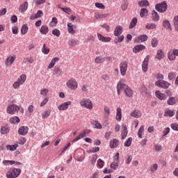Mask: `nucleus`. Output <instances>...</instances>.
<instances>
[{"instance_id": "f257e3e1", "label": "nucleus", "mask_w": 178, "mask_h": 178, "mask_svg": "<svg viewBox=\"0 0 178 178\" xmlns=\"http://www.w3.org/2000/svg\"><path fill=\"white\" fill-rule=\"evenodd\" d=\"M117 91H118V95H120V92L122 91H124V94L127 96V97H133V90H131V88H130V87H129V86L122 83V82H119L117 85Z\"/></svg>"}, {"instance_id": "f03ea898", "label": "nucleus", "mask_w": 178, "mask_h": 178, "mask_svg": "<svg viewBox=\"0 0 178 178\" xmlns=\"http://www.w3.org/2000/svg\"><path fill=\"white\" fill-rule=\"evenodd\" d=\"M80 106L91 111L93 108L92 102L90 99L83 98L79 102Z\"/></svg>"}, {"instance_id": "7ed1b4c3", "label": "nucleus", "mask_w": 178, "mask_h": 178, "mask_svg": "<svg viewBox=\"0 0 178 178\" xmlns=\"http://www.w3.org/2000/svg\"><path fill=\"white\" fill-rule=\"evenodd\" d=\"M22 173V170L20 168H13V170H10L6 173L7 178H16Z\"/></svg>"}, {"instance_id": "20e7f679", "label": "nucleus", "mask_w": 178, "mask_h": 178, "mask_svg": "<svg viewBox=\"0 0 178 178\" xmlns=\"http://www.w3.org/2000/svg\"><path fill=\"white\" fill-rule=\"evenodd\" d=\"M155 9L157 12H159V13H165L168 9V3H166V1L158 3L155 6Z\"/></svg>"}, {"instance_id": "39448f33", "label": "nucleus", "mask_w": 178, "mask_h": 178, "mask_svg": "<svg viewBox=\"0 0 178 178\" xmlns=\"http://www.w3.org/2000/svg\"><path fill=\"white\" fill-rule=\"evenodd\" d=\"M20 107L16 104H11L7 108V113L9 115H15L16 112H19Z\"/></svg>"}, {"instance_id": "423d86ee", "label": "nucleus", "mask_w": 178, "mask_h": 178, "mask_svg": "<svg viewBox=\"0 0 178 178\" xmlns=\"http://www.w3.org/2000/svg\"><path fill=\"white\" fill-rule=\"evenodd\" d=\"M128 66L129 64L126 60H123L120 63V74L122 76H126V72H127Z\"/></svg>"}, {"instance_id": "0eeeda50", "label": "nucleus", "mask_w": 178, "mask_h": 178, "mask_svg": "<svg viewBox=\"0 0 178 178\" xmlns=\"http://www.w3.org/2000/svg\"><path fill=\"white\" fill-rule=\"evenodd\" d=\"M67 87L70 88V90H76L77 88V81L74 79H70L67 81Z\"/></svg>"}, {"instance_id": "6e6552de", "label": "nucleus", "mask_w": 178, "mask_h": 178, "mask_svg": "<svg viewBox=\"0 0 178 178\" xmlns=\"http://www.w3.org/2000/svg\"><path fill=\"white\" fill-rule=\"evenodd\" d=\"M156 86H157V87H161V88H169L170 83L163 80H159L156 82Z\"/></svg>"}, {"instance_id": "1a4fd4ad", "label": "nucleus", "mask_w": 178, "mask_h": 178, "mask_svg": "<svg viewBox=\"0 0 178 178\" xmlns=\"http://www.w3.org/2000/svg\"><path fill=\"white\" fill-rule=\"evenodd\" d=\"M87 134H90V130L88 129L84 130L82 134H80L76 138L72 140V143H76V141H79L81 138H84Z\"/></svg>"}, {"instance_id": "9d476101", "label": "nucleus", "mask_w": 178, "mask_h": 178, "mask_svg": "<svg viewBox=\"0 0 178 178\" xmlns=\"http://www.w3.org/2000/svg\"><path fill=\"white\" fill-rule=\"evenodd\" d=\"M148 60H149V56H147L142 63V70L144 72L148 70Z\"/></svg>"}, {"instance_id": "9b49d317", "label": "nucleus", "mask_w": 178, "mask_h": 178, "mask_svg": "<svg viewBox=\"0 0 178 178\" xmlns=\"http://www.w3.org/2000/svg\"><path fill=\"white\" fill-rule=\"evenodd\" d=\"M52 74L53 76H56L57 77H59V76L63 74V71L62 70V69H60V67H55L52 70Z\"/></svg>"}, {"instance_id": "f8f14e48", "label": "nucleus", "mask_w": 178, "mask_h": 178, "mask_svg": "<svg viewBox=\"0 0 178 178\" xmlns=\"http://www.w3.org/2000/svg\"><path fill=\"white\" fill-rule=\"evenodd\" d=\"M15 60H16V56H10L7 57L5 62L6 66L11 65L13 63V62H15Z\"/></svg>"}, {"instance_id": "ddd939ff", "label": "nucleus", "mask_w": 178, "mask_h": 178, "mask_svg": "<svg viewBox=\"0 0 178 178\" xmlns=\"http://www.w3.org/2000/svg\"><path fill=\"white\" fill-rule=\"evenodd\" d=\"M69 105H72V102L68 101L60 104L58 106V111H66L69 108Z\"/></svg>"}, {"instance_id": "4468645a", "label": "nucleus", "mask_w": 178, "mask_h": 178, "mask_svg": "<svg viewBox=\"0 0 178 178\" xmlns=\"http://www.w3.org/2000/svg\"><path fill=\"white\" fill-rule=\"evenodd\" d=\"M29 133V127H21L18 129V134L20 136H26Z\"/></svg>"}, {"instance_id": "2eb2a0df", "label": "nucleus", "mask_w": 178, "mask_h": 178, "mask_svg": "<svg viewBox=\"0 0 178 178\" xmlns=\"http://www.w3.org/2000/svg\"><path fill=\"white\" fill-rule=\"evenodd\" d=\"M122 33L123 27H122V26H118L115 27L114 30V35H115V37H119V35H120V34H122Z\"/></svg>"}, {"instance_id": "dca6fc26", "label": "nucleus", "mask_w": 178, "mask_h": 178, "mask_svg": "<svg viewBox=\"0 0 178 178\" xmlns=\"http://www.w3.org/2000/svg\"><path fill=\"white\" fill-rule=\"evenodd\" d=\"M43 15H44V13H42V10H38L36 14L31 15L30 19H31V20H35V19H38L40 17H42Z\"/></svg>"}, {"instance_id": "f3484780", "label": "nucleus", "mask_w": 178, "mask_h": 178, "mask_svg": "<svg viewBox=\"0 0 178 178\" xmlns=\"http://www.w3.org/2000/svg\"><path fill=\"white\" fill-rule=\"evenodd\" d=\"M144 49H145V46L143 44H138L134 47V48L133 49V51L135 54H137L138 52H141V51Z\"/></svg>"}, {"instance_id": "a211bd4d", "label": "nucleus", "mask_w": 178, "mask_h": 178, "mask_svg": "<svg viewBox=\"0 0 178 178\" xmlns=\"http://www.w3.org/2000/svg\"><path fill=\"white\" fill-rule=\"evenodd\" d=\"M98 40L102 42H109L111 40L109 37H104L101 33L97 34Z\"/></svg>"}, {"instance_id": "6ab92c4d", "label": "nucleus", "mask_w": 178, "mask_h": 178, "mask_svg": "<svg viewBox=\"0 0 178 178\" xmlns=\"http://www.w3.org/2000/svg\"><path fill=\"white\" fill-rule=\"evenodd\" d=\"M164 57L165 53H163V51H162V49L157 50V53L155 56L156 59H158V60H161V59H163Z\"/></svg>"}, {"instance_id": "aec40b11", "label": "nucleus", "mask_w": 178, "mask_h": 178, "mask_svg": "<svg viewBox=\"0 0 178 178\" xmlns=\"http://www.w3.org/2000/svg\"><path fill=\"white\" fill-rule=\"evenodd\" d=\"M56 62H59V57L53 58L47 67V69H52L55 66Z\"/></svg>"}, {"instance_id": "412c9836", "label": "nucleus", "mask_w": 178, "mask_h": 178, "mask_svg": "<svg viewBox=\"0 0 178 178\" xmlns=\"http://www.w3.org/2000/svg\"><path fill=\"white\" fill-rule=\"evenodd\" d=\"M163 27H164V29H167V30H170V31H172V25H170V22L168 19L163 21Z\"/></svg>"}, {"instance_id": "4be33fe9", "label": "nucleus", "mask_w": 178, "mask_h": 178, "mask_svg": "<svg viewBox=\"0 0 178 178\" xmlns=\"http://www.w3.org/2000/svg\"><path fill=\"white\" fill-rule=\"evenodd\" d=\"M49 32V28L47 25H42L40 29V33L43 35H47Z\"/></svg>"}, {"instance_id": "5701e85b", "label": "nucleus", "mask_w": 178, "mask_h": 178, "mask_svg": "<svg viewBox=\"0 0 178 178\" xmlns=\"http://www.w3.org/2000/svg\"><path fill=\"white\" fill-rule=\"evenodd\" d=\"M122 132L121 134L122 136V139L124 140V138H126V137H127V134H128V131H127V127L126 126V124H122Z\"/></svg>"}, {"instance_id": "b1692460", "label": "nucleus", "mask_w": 178, "mask_h": 178, "mask_svg": "<svg viewBox=\"0 0 178 178\" xmlns=\"http://www.w3.org/2000/svg\"><path fill=\"white\" fill-rule=\"evenodd\" d=\"M119 147V140L118 139H113L110 142V147L111 148H118Z\"/></svg>"}, {"instance_id": "393cba45", "label": "nucleus", "mask_w": 178, "mask_h": 178, "mask_svg": "<svg viewBox=\"0 0 178 178\" xmlns=\"http://www.w3.org/2000/svg\"><path fill=\"white\" fill-rule=\"evenodd\" d=\"M28 8H29V3L27 1H25L24 4H22L19 6V12H21V13H23V12H26V10H27Z\"/></svg>"}, {"instance_id": "a878e982", "label": "nucleus", "mask_w": 178, "mask_h": 178, "mask_svg": "<svg viewBox=\"0 0 178 178\" xmlns=\"http://www.w3.org/2000/svg\"><path fill=\"white\" fill-rule=\"evenodd\" d=\"M156 98H159V99L161 100L166 99V95L163 93H161V91L159 90L156 91Z\"/></svg>"}, {"instance_id": "bb28decb", "label": "nucleus", "mask_w": 178, "mask_h": 178, "mask_svg": "<svg viewBox=\"0 0 178 178\" xmlns=\"http://www.w3.org/2000/svg\"><path fill=\"white\" fill-rule=\"evenodd\" d=\"M168 58L170 60H175L176 59V54H175V49L170 50L168 54Z\"/></svg>"}, {"instance_id": "cd10ccee", "label": "nucleus", "mask_w": 178, "mask_h": 178, "mask_svg": "<svg viewBox=\"0 0 178 178\" xmlns=\"http://www.w3.org/2000/svg\"><path fill=\"white\" fill-rule=\"evenodd\" d=\"M148 40V36L147 35H141L138 37L136 39L137 42H144V41H147Z\"/></svg>"}, {"instance_id": "c85d7f7f", "label": "nucleus", "mask_w": 178, "mask_h": 178, "mask_svg": "<svg viewBox=\"0 0 178 178\" xmlns=\"http://www.w3.org/2000/svg\"><path fill=\"white\" fill-rule=\"evenodd\" d=\"M152 19L154 22H158L159 20V15L158 14V13L155 10H153L152 12Z\"/></svg>"}, {"instance_id": "c756f323", "label": "nucleus", "mask_w": 178, "mask_h": 178, "mask_svg": "<svg viewBox=\"0 0 178 178\" xmlns=\"http://www.w3.org/2000/svg\"><path fill=\"white\" fill-rule=\"evenodd\" d=\"M104 111L105 119H109V115H111V110L109 109V107L105 106L104 107Z\"/></svg>"}, {"instance_id": "7c9ffc66", "label": "nucleus", "mask_w": 178, "mask_h": 178, "mask_svg": "<svg viewBox=\"0 0 178 178\" xmlns=\"http://www.w3.org/2000/svg\"><path fill=\"white\" fill-rule=\"evenodd\" d=\"M131 116L133 118H136V119H138V118H141V111L138 110H135L131 113Z\"/></svg>"}, {"instance_id": "2f4dec72", "label": "nucleus", "mask_w": 178, "mask_h": 178, "mask_svg": "<svg viewBox=\"0 0 178 178\" xmlns=\"http://www.w3.org/2000/svg\"><path fill=\"white\" fill-rule=\"evenodd\" d=\"M115 119L116 120H118V122H120V120H122V108H117Z\"/></svg>"}, {"instance_id": "473e14b6", "label": "nucleus", "mask_w": 178, "mask_h": 178, "mask_svg": "<svg viewBox=\"0 0 178 178\" xmlns=\"http://www.w3.org/2000/svg\"><path fill=\"white\" fill-rule=\"evenodd\" d=\"M79 44H80V41L78 40L72 39L68 41V45L70 47H74V45H79Z\"/></svg>"}, {"instance_id": "72a5a7b5", "label": "nucleus", "mask_w": 178, "mask_h": 178, "mask_svg": "<svg viewBox=\"0 0 178 178\" xmlns=\"http://www.w3.org/2000/svg\"><path fill=\"white\" fill-rule=\"evenodd\" d=\"M10 130V129L9 128V127L6 125L4 127H1L0 131H1V134H8V133H9Z\"/></svg>"}, {"instance_id": "f704fd0d", "label": "nucleus", "mask_w": 178, "mask_h": 178, "mask_svg": "<svg viewBox=\"0 0 178 178\" xmlns=\"http://www.w3.org/2000/svg\"><path fill=\"white\" fill-rule=\"evenodd\" d=\"M17 145H7L6 148L8 151H16L17 149Z\"/></svg>"}, {"instance_id": "c9c22d12", "label": "nucleus", "mask_w": 178, "mask_h": 178, "mask_svg": "<svg viewBox=\"0 0 178 178\" xmlns=\"http://www.w3.org/2000/svg\"><path fill=\"white\" fill-rule=\"evenodd\" d=\"M20 122V118L17 116L13 117L10 119V123L12 124H16V123Z\"/></svg>"}, {"instance_id": "e433bc0d", "label": "nucleus", "mask_w": 178, "mask_h": 178, "mask_svg": "<svg viewBox=\"0 0 178 178\" xmlns=\"http://www.w3.org/2000/svg\"><path fill=\"white\" fill-rule=\"evenodd\" d=\"M145 29H147V30H154L156 29V24H155L154 23L147 24L145 26Z\"/></svg>"}, {"instance_id": "4c0bfd02", "label": "nucleus", "mask_w": 178, "mask_h": 178, "mask_svg": "<svg viewBox=\"0 0 178 178\" xmlns=\"http://www.w3.org/2000/svg\"><path fill=\"white\" fill-rule=\"evenodd\" d=\"M173 24L175 31H178V15L174 17Z\"/></svg>"}, {"instance_id": "58836bf2", "label": "nucleus", "mask_w": 178, "mask_h": 178, "mask_svg": "<svg viewBox=\"0 0 178 178\" xmlns=\"http://www.w3.org/2000/svg\"><path fill=\"white\" fill-rule=\"evenodd\" d=\"M29 31V26H27V24H24L21 28V33L24 35V34H27V32Z\"/></svg>"}, {"instance_id": "ea45409f", "label": "nucleus", "mask_w": 178, "mask_h": 178, "mask_svg": "<svg viewBox=\"0 0 178 178\" xmlns=\"http://www.w3.org/2000/svg\"><path fill=\"white\" fill-rule=\"evenodd\" d=\"M51 115V110L48 109L44 111L42 113V119H47V118H49V115Z\"/></svg>"}, {"instance_id": "a19ab883", "label": "nucleus", "mask_w": 178, "mask_h": 178, "mask_svg": "<svg viewBox=\"0 0 178 178\" xmlns=\"http://www.w3.org/2000/svg\"><path fill=\"white\" fill-rule=\"evenodd\" d=\"M99 147H92L89 150H87L86 152L88 154H94L95 152H99Z\"/></svg>"}, {"instance_id": "79ce46f5", "label": "nucleus", "mask_w": 178, "mask_h": 178, "mask_svg": "<svg viewBox=\"0 0 178 178\" xmlns=\"http://www.w3.org/2000/svg\"><path fill=\"white\" fill-rule=\"evenodd\" d=\"M95 63H104L105 62V58H103L102 56H97L95 59Z\"/></svg>"}, {"instance_id": "37998d69", "label": "nucleus", "mask_w": 178, "mask_h": 178, "mask_svg": "<svg viewBox=\"0 0 178 178\" xmlns=\"http://www.w3.org/2000/svg\"><path fill=\"white\" fill-rule=\"evenodd\" d=\"M136 25H137V18L134 17L131 21L129 29H134V27H136Z\"/></svg>"}, {"instance_id": "c03bdc74", "label": "nucleus", "mask_w": 178, "mask_h": 178, "mask_svg": "<svg viewBox=\"0 0 178 178\" xmlns=\"http://www.w3.org/2000/svg\"><path fill=\"white\" fill-rule=\"evenodd\" d=\"M175 115V111L172 110H167L164 113V116H169L170 118H172Z\"/></svg>"}, {"instance_id": "a18cd8bd", "label": "nucleus", "mask_w": 178, "mask_h": 178, "mask_svg": "<svg viewBox=\"0 0 178 178\" xmlns=\"http://www.w3.org/2000/svg\"><path fill=\"white\" fill-rule=\"evenodd\" d=\"M148 15V10L147 8H142L140 12V17H145V16H147Z\"/></svg>"}, {"instance_id": "49530a36", "label": "nucleus", "mask_w": 178, "mask_h": 178, "mask_svg": "<svg viewBox=\"0 0 178 178\" xmlns=\"http://www.w3.org/2000/svg\"><path fill=\"white\" fill-rule=\"evenodd\" d=\"M67 27V31L70 34H74L76 33V31H74V28L72 26V23H68Z\"/></svg>"}, {"instance_id": "de8ad7c7", "label": "nucleus", "mask_w": 178, "mask_h": 178, "mask_svg": "<svg viewBox=\"0 0 178 178\" xmlns=\"http://www.w3.org/2000/svg\"><path fill=\"white\" fill-rule=\"evenodd\" d=\"M56 24H58V19H56V17H53L49 23V26L51 27H55L56 26Z\"/></svg>"}, {"instance_id": "09e8293b", "label": "nucleus", "mask_w": 178, "mask_h": 178, "mask_svg": "<svg viewBox=\"0 0 178 178\" xmlns=\"http://www.w3.org/2000/svg\"><path fill=\"white\" fill-rule=\"evenodd\" d=\"M138 5L140 7L149 6V2H148L147 0H143L138 2Z\"/></svg>"}, {"instance_id": "8fccbe9b", "label": "nucleus", "mask_w": 178, "mask_h": 178, "mask_svg": "<svg viewBox=\"0 0 178 178\" xmlns=\"http://www.w3.org/2000/svg\"><path fill=\"white\" fill-rule=\"evenodd\" d=\"M24 81H26V75L22 74L18 79L17 82L19 83V84L22 85V84H24Z\"/></svg>"}, {"instance_id": "3c124183", "label": "nucleus", "mask_w": 178, "mask_h": 178, "mask_svg": "<svg viewBox=\"0 0 178 178\" xmlns=\"http://www.w3.org/2000/svg\"><path fill=\"white\" fill-rule=\"evenodd\" d=\"M49 92V90L47 88H43L40 90V95H42V97H47Z\"/></svg>"}, {"instance_id": "603ef678", "label": "nucleus", "mask_w": 178, "mask_h": 178, "mask_svg": "<svg viewBox=\"0 0 178 178\" xmlns=\"http://www.w3.org/2000/svg\"><path fill=\"white\" fill-rule=\"evenodd\" d=\"M53 35H55V37H60V31L58 29H54L52 31Z\"/></svg>"}, {"instance_id": "864d4df0", "label": "nucleus", "mask_w": 178, "mask_h": 178, "mask_svg": "<svg viewBox=\"0 0 178 178\" xmlns=\"http://www.w3.org/2000/svg\"><path fill=\"white\" fill-rule=\"evenodd\" d=\"M167 102L169 105H175V104H176V98L171 97L168 99Z\"/></svg>"}, {"instance_id": "5fc2aeb1", "label": "nucleus", "mask_w": 178, "mask_h": 178, "mask_svg": "<svg viewBox=\"0 0 178 178\" xmlns=\"http://www.w3.org/2000/svg\"><path fill=\"white\" fill-rule=\"evenodd\" d=\"M123 40H124V36L122 35H120L119 38H115L114 40V42L115 44H118V42H122Z\"/></svg>"}, {"instance_id": "6e6d98bb", "label": "nucleus", "mask_w": 178, "mask_h": 178, "mask_svg": "<svg viewBox=\"0 0 178 178\" xmlns=\"http://www.w3.org/2000/svg\"><path fill=\"white\" fill-rule=\"evenodd\" d=\"M42 54H44V55H48V54H49V49H47L45 44L42 46Z\"/></svg>"}, {"instance_id": "4d7b16f0", "label": "nucleus", "mask_w": 178, "mask_h": 178, "mask_svg": "<svg viewBox=\"0 0 178 178\" xmlns=\"http://www.w3.org/2000/svg\"><path fill=\"white\" fill-rule=\"evenodd\" d=\"M111 169H113V170H116V169H118V168H119V163L113 161L111 164Z\"/></svg>"}, {"instance_id": "13d9d810", "label": "nucleus", "mask_w": 178, "mask_h": 178, "mask_svg": "<svg viewBox=\"0 0 178 178\" xmlns=\"http://www.w3.org/2000/svg\"><path fill=\"white\" fill-rule=\"evenodd\" d=\"M131 141H133V138H129L124 142V147H130L131 145Z\"/></svg>"}, {"instance_id": "bf43d9fd", "label": "nucleus", "mask_w": 178, "mask_h": 178, "mask_svg": "<svg viewBox=\"0 0 178 178\" xmlns=\"http://www.w3.org/2000/svg\"><path fill=\"white\" fill-rule=\"evenodd\" d=\"M26 139L24 137H21L18 140V144L19 145H24V144H26Z\"/></svg>"}, {"instance_id": "052dcab7", "label": "nucleus", "mask_w": 178, "mask_h": 178, "mask_svg": "<svg viewBox=\"0 0 178 178\" xmlns=\"http://www.w3.org/2000/svg\"><path fill=\"white\" fill-rule=\"evenodd\" d=\"M15 161L5 160L3 161V165H5L6 166H8L9 165H13Z\"/></svg>"}, {"instance_id": "680f3d73", "label": "nucleus", "mask_w": 178, "mask_h": 178, "mask_svg": "<svg viewBox=\"0 0 178 178\" xmlns=\"http://www.w3.org/2000/svg\"><path fill=\"white\" fill-rule=\"evenodd\" d=\"M152 46L153 47V48H156V47H158V39L154 38L152 40Z\"/></svg>"}, {"instance_id": "e2e57ef3", "label": "nucleus", "mask_w": 178, "mask_h": 178, "mask_svg": "<svg viewBox=\"0 0 178 178\" xmlns=\"http://www.w3.org/2000/svg\"><path fill=\"white\" fill-rule=\"evenodd\" d=\"M60 9L63 12H65V13H67V15H70V13H72V10L69 8H60Z\"/></svg>"}, {"instance_id": "0e129e2a", "label": "nucleus", "mask_w": 178, "mask_h": 178, "mask_svg": "<svg viewBox=\"0 0 178 178\" xmlns=\"http://www.w3.org/2000/svg\"><path fill=\"white\" fill-rule=\"evenodd\" d=\"M97 165H98L99 168H100V169H101V168H104L105 163L104 162V161H102L101 159H99L97 161Z\"/></svg>"}, {"instance_id": "69168bd1", "label": "nucleus", "mask_w": 178, "mask_h": 178, "mask_svg": "<svg viewBox=\"0 0 178 178\" xmlns=\"http://www.w3.org/2000/svg\"><path fill=\"white\" fill-rule=\"evenodd\" d=\"M150 169L152 173H154V172H156V170H158V164L156 163L153 164Z\"/></svg>"}, {"instance_id": "338daca9", "label": "nucleus", "mask_w": 178, "mask_h": 178, "mask_svg": "<svg viewBox=\"0 0 178 178\" xmlns=\"http://www.w3.org/2000/svg\"><path fill=\"white\" fill-rule=\"evenodd\" d=\"M170 131V127H167V128L164 129V130L163 131V137H165V136L167 134H169Z\"/></svg>"}, {"instance_id": "774afa93", "label": "nucleus", "mask_w": 178, "mask_h": 178, "mask_svg": "<svg viewBox=\"0 0 178 178\" xmlns=\"http://www.w3.org/2000/svg\"><path fill=\"white\" fill-rule=\"evenodd\" d=\"M176 77V73L175 72H170L168 74V79L169 80H173Z\"/></svg>"}]
</instances>
